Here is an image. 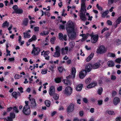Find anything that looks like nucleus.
<instances>
[{
    "label": "nucleus",
    "mask_w": 121,
    "mask_h": 121,
    "mask_svg": "<svg viewBox=\"0 0 121 121\" xmlns=\"http://www.w3.org/2000/svg\"><path fill=\"white\" fill-rule=\"evenodd\" d=\"M66 30L67 34L75 31L74 25L73 22L71 21H69L67 22L66 26Z\"/></svg>",
    "instance_id": "1"
},
{
    "label": "nucleus",
    "mask_w": 121,
    "mask_h": 121,
    "mask_svg": "<svg viewBox=\"0 0 121 121\" xmlns=\"http://www.w3.org/2000/svg\"><path fill=\"white\" fill-rule=\"evenodd\" d=\"M107 51L106 49L104 46H101L98 48L97 52L100 54H104Z\"/></svg>",
    "instance_id": "2"
},
{
    "label": "nucleus",
    "mask_w": 121,
    "mask_h": 121,
    "mask_svg": "<svg viewBox=\"0 0 121 121\" xmlns=\"http://www.w3.org/2000/svg\"><path fill=\"white\" fill-rule=\"evenodd\" d=\"M28 98L30 101V106L31 108H35L37 106L35 100L33 98L29 97Z\"/></svg>",
    "instance_id": "3"
},
{
    "label": "nucleus",
    "mask_w": 121,
    "mask_h": 121,
    "mask_svg": "<svg viewBox=\"0 0 121 121\" xmlns=\"http://www.w3.org/2000/svg\"><path fill=\"white\" fill-rule=\"evenodd\" d=\"M72 89L70 86H67L66 87L64 91V93L67 96H69L72 93Z\"/></svg>",
    "instance_id": "4"
},
{
    "label": "nucleus",
    "mask_w": 121,
    "mask_h": 121,
    "mask_svg": "<svg viewBox=\"0 0 121 121\" xmlns=\"http://www.w3.org/2000/svg\"><path fill=\"white\" fill-rule=\"evenodd\" d=\"M23 112L25 115H28L30 113V110L29 106H24L23 108Z\"/></svg>",
    "instance_id": "5"
},
{
    "label": "nucleus",
    "mask_w": 121,
    "mask_h": 121,
    "mask_svg": "<svg viewBox=\"0 0 121 121\" xmlns=\"http://www.w3.org/2000/svg\"><path fill=\"white\" fill-rule=\"evenodd\" d=\"M90 36L91 37V42L93 43H96L97 41L98 38L99 36L97 35H93L91 34Z\"/></svg>",
    "instance_id": "6"
},
{
    "label": "nucleus",
    "mask_w": 121,
    "mask_h": 121,
    "mask_svg": "<svg viewBox=\"0 0 121 121\" xmlns=\"http://www.w3.org/2000/svg\"><path fill=\"white\" fill-rule=\"evenodd\" d=\"M60 48L58 46H56L55 48L56 52L53 55V56L55 57H58L60 55Z\"/></svg>",
    "instance_id": "7"
},
{
    "label": "nucleus",
    "mask_w": 121,
    "mask_h": 121,
    "mask_svg": "<svg viewBox=\"0 0 121 121\" xmlns=\"http://www.w3.org/2000/svg\"><path fill=\"white\" fill-rule=\"evenodd\" d=\"M40 51V49L39 48L37 47L34 48H33L31 53L34 55H37L39 54Z\"/></svg>",
    "instance_id": "8"
},
{
    "label": "nucleus",
    "mask_w": 121,
    "mask_h": 121,
    "mask_svg": "<svg viewBox=\"0 0 121 121\" xmlns=\"http://www.w3.org/2000/svg\"><path fill=\"white\" fill-rule=\"evenodd\" d=\"M76 72V69L74 68H73L72 69V72L70 75H69V77H67L66 78L67 79H68V78H74L75 77V73Z\"/></svg>",
    "instance_id": "9"
},
{
    "label": "nucleus",
    "mask_w": 121,
    "mask_h": 121,
    "mask_svg": "<svg viewBox=\"0 0 121 121\" xmlns=\"http://www.w3.org/2000/svg\"><path fill=\"white\" fill-rule=\"evenodd\" d=\"M67 35L69 38L72 40L75 39L76 37V33L75 31L71 33H69Z\"/></svg>",
    "instance_id": "10"
},
{
    "label": "nucleus",
    "mask_w": 121,
    "mask_h": 121,
    "mask_svg": "<svg viewBox=\"0 0 121 121\" xmlns=\"http://www.w3.org/2000/svg\"><path fill=\"white\" fill-rule=\"evenodd\" d=\"M58 36L59 39L60 40H64L65 41L67 40L66 38L67 35H65L64 36L63 34L61 33H59L58 34Z\"/></svg>",
    "instance_id": "11"
},
{
    "label": "nucleus",
    "mask_w": 121,
    "mask_h": 121,
    "mask_svg": "<svg viewBox=\"0 0 121 121\" xmlns=\"http://www.w3.org/2000/svg\"><path fill=\"white\" fill-rule=\"evenodd\" d=\"M74 105L72 103L70 104L68 106L67 108V111L71 112L73 111L74 109Z\"/></svg>",
    "instance_id": "12"
},
{
    "label": "nucleus",
    "mask_w": 121,
    "mask_h": 121,
    "mask_svg": "<svg viewBox=\"0 0 121 121\" xmlns=\"http://www.w3.org/2000/svg\"><path fill=\"white\" fill-rule=\"evenodd\" d=\"M85 70L86 72V71L89 72H90L92 68V65L90 64H88L85 66Z\"/></svg>",
    "instance_id": "13"
},
{
    "label": "nucleus",
    "mask_w": 121,
    "mask_h": 121,
    "mask_svg": "<svg viewBox=\"0 0 121 121\" xmlns=\"http://www.w3.org/2000/svg\"><path fill=\"white\" fill-rule=\"evenodd\" d=\"M10 117H7V119H6V120L8 121H12V119L15 118V113H10Z\"/></svg>",
    "instance_id": "14"
},
{
    "label": "nucleus",
    "mask_w": 121,
    "mask_h": 121,
    "mask_svg": "<svg viewBox=\"0 0 121 121\" xmlns=\"http://www.w3.org/2000/svg\"><path fill=\"white\" fill-rule=\"evenodd\" d=\"M55 88L53 86H51L50 87L49 93L50 95L52 96V95H53L55 93Z\"/></svg>",
    "instance_id": "15"
},
{
    "label": "nucleus",
    "mask_w": 121,
    "mask_h": 121,
    "mask_svg": "<svg viewBox=\"0 0 121 121\" xmlns=\"http://www.w3.org/2000/svg\"><path fill=\"white\" fill-rule=\"evenodd\" d=\"M86 72L85 71L83 70L80 72L79 73V77L81 79H82L84 77L86 74Z\"/></svg>",
    "instance_id": "16"
},
{
    "label": "nucleus",
    "mask_w": 121,
    "mask_h": 121,
    "mask_svg": "<svg viewBox=\"0 0 121 121\" xmlns=\"http://www.w3.org/2000/svg\"><path fill=\"white\" fill-rule=\"evenodd\" d=\"M120 102V100L119 98L116 97L113 99V103L115 105H117Z\"/></svg>",
    "instance_id": "17"
},
{
    "label": "nucleus",
    "mask_w": 121,
    "mask_h": 121,
    "mask_svg": "<svg viewBox=\"0 0 121 121\" xmlns=\"http://www.w3.org/2000/svg\"><path fill=\"white\" fill-rule=\"evenodd\" d=\"M83 87V85L82 84H79L76 86L75 89L76 90L79 91H81Z\"/></svg>",
    "instance_id": "18"
},
{
    "label": "nucleus",
    "mask_w": 121,
    "mask_h": 121,
    "mask_svg": "<svg viewBox=\"0 0 121 121\" xmlns=\"http://www.w3.org/2000/svg\"><path fill=\"white\" fill-rule=\"evenodd\" d=\"M69 45L70 47L69 51H72L75 45V43L74 42H72L69 43Z\"/></svg>",
    "instance_id": "19"
},
{
    "label": "nucleus",
    "mask_w": 121,
    "mask_h": 121,
    "mask_svg": "<svg viewBox=\"0 0 121 121\" xmlns=\"http://www.w3.org/2000/svg\"><path fill=\"white\" fill-rule=\"evenodd\" d=\"M97 84V83L96 82H93L88 85L87 87L88 88H91L96 86Z\"/></svg>",
    "instance_id": "20"
},
{
    "label": "nucleus",
    "mask_w": 121,
    "mask_h": 121,
    "mask_svg": "<svg viewBox=\"0 0 121 121\" xmlns=\"http://www.w3.org/2000/svg\"><path fill=\"white\" fill-rule=\"evenodd\" d=\"M107 64L108 66L110 67H113L115 65V63L112 60L108 61Z\"/></svg>",
    "instance_id": "21"
},
{
    "label": "nucleus",
    "mask_w": 121,
    "mask_h": 121,
    "mask_svg": "<svg viewBox=\"0 0 121 121\" xmlns=\"http://www.w3.org/2000/svg\"><path fill=\"white\" fill-rule=\"evenodd\" d=\"M94 55V53H91L86 59V61L87 62H89L93 58Z\"/></svg>",
    "instance_id": "22"
},
{
    "label": "nucleus",
    "mask_w": 121,
    "mask_h": 121,
    "mask_svg": "<svg viewBox=\"0 0 121 121\" xmlns=\"http://www.w3.org/2000/svg\"><path fill=\"white\" fill-rule=\"evenodd\" d=\"M100 65L99 63H96L92 65V68L94 69H97L100 66Z\"/></svg>",
    "instance_id": "23"
},
{
    "label": "nucleus",
    "mask_w": 121,
    "mask_h": 121,
    "mask_svg": "<svg viewBox=\"0 0 121 121\" xmlns=\"http://www.w3.org/2000/svg\"><path fill=\"white\" fill-rule=\"evenodd\" d=\"M80 19L83 21H85L87 19L86 17L85 14H80Z\"/></svg>",
    "instance_id": "24"
},
{
    "label": "nucleus",
    "mask_w": 121,
    "mask_h": 121,
    "mask_svg": "<svg viewBox=\"0 0 121 121\" xmlns=\"http://www.w3.org/2000/svg\"><path fill=\"white\" fill-rule=\"evenodd\" d=\"M107 56L108 57H114L115 56V54L111 52H109L107 54Z\"/></svg>",
    "instance_id": "25"
},
{
    "label": "nucleus",
    "mask_w": 121,
    "mask_h": 121,
    "mask_svg": "<svg viewBox=\"0 0 121 121\" xmlns=\"http://www.w3.org/2000/svg\"><path fill=\"white\" fill-rule=\"evenodd\" d=\"M15 13L18 14H21L23 13V10L21 9H17L15 11Z\"/></svg>",
    "instance_id": "26"
},
{
    "label": "nucleus",
    "mask_w": 121,
    "mask_h": 121,
    "mask_svg": "<svg viewBox=\"0 0 121 121\" xmlns=\"http://www.w3.org/2000/svg\"><path fill=\"white\" fill-rule=\"evenodd\" d=\"M86 7L81 8V13L80 14H85L86 13V10L85 8Z\"/></svg>",
    "instance_id": "27"
},
{
    "label": "nucleus",
    "mask_w": 121,
    "mask_h": 121,
    "mask_svg": "<svg viewBox=\"0 0 121 121\" xmlns=\"http://www.w3.org/2000/svg\"><path fill=\"white\" fill-rule=\"evenodd\" d=\"M28 19L27 18L25 19L23 22V25L25 26H27L28 23Z\"/></svg>",
    "instance_id": "28"
},
{
    "label": "nucleus",
    "mask_w": 121,
    "mask_h": 121,
    "mask_svg": "<svg viewBox=\"0 0 121 121\" xmlns=\"http://www.w3.org/2000/svg\"><path fill=\"white\" fill-rule=\"evenodd\" d=\"M36 40V36L35 35H33L31 39H29L28 42H31L33 41H35Z\"/></svg>",
    "instance_id": "29"
},
{
    "label": "nucleus",
    "mask_w": 121,
    "mask_h": 121,
    "mask_svg": "<svg viewBox=\"0 0 121 121\" xmlns=\"http://www.w3.org/2000/svg\"><path fill=\"white\" fill-rule=\"evenodd\" d=\"M45 103L47 107H49L50 106L51 104V102L50 101L48 100H46L45 101Z\"/></svg>",
    "instance_id": "30"
},
{
    "label": "nucleus",
    "mask_w": 121,
    "mask_h": 121,
    "mask_svg": "<svg viewBox=\"0 0 121 121\" xmlns=\"http://www.w3.org/2000/svg\"><path fill=\"white\" fill-rule=\"evenodd\" d=\"M24 37L25 38H30V35L27 33H24Z\"/></svg>",
    "instance_id": "31"
},
{
    "label": "nucleus",
    "mask_w": 121,
    "mask_h": 121,
    "mask_svg": "<svg viewBox=\"0 0 121 121\" xmlns=\"http://www.w3.org/2000/svg\"><path fill=\"white\" fill-rule=\"evenodd\" d=\"M63 82L66 85H68L69 84H70V82L68 80H63Z\"/></svg>",
    "instance_id": "32"
},
{
    "label": "nucleus",
    "mask_w": 121,
    "mask_h": 121,
    "mask_svg": "<svg viewBox=\"0 0 121 121\" xmlns=\"http://www.w3.org/2000/svg\"><path fill=\"white\" fill-rule=\"evenodd\" d=\"M48 69L46 68H44L42 70L41 73L43 74H45L47 73Z\"/></svg>",
    "instance_id": "33"
},
{
    "label": "nucleus",
    "mask_w": 121,
    "mask_h": 121,
    "mask_svg": "<svg viewBox=\"0 0 121 121\" xmlns=\"http://www.w3.org/2000/svg\"><path fill=\"white\" fill-rule=\"evenodd\" d=\"M13 96L15 99H16L17 98V93L16 92H14L12 93Z\"/></svg>",
    "instance_id": "34"
},
{
    "label": "nucleus",
    "mask_w": 121,
    "mask_h": 121,
    "mask_svg": "<svg viewBox=\"0 0 121 121\" xmlns=\"http://www.w3.org/2000/svg\"><path fill=\"white\" fill-rule=\"evenodd\" d=\"M108 13V11H105L101 15V17H105Z\"/></svg>",
    "instance_id": "35"
},
{
    "label": "nucleus",
    "mask_w": 121,
    "mask_h": 121,
    "mask_svg": "<svg viewBox=\"0 0 121 121\" xmlns=\"http://www.w3.org/2000/svg\"><path fill=\"white\" fill-rule=\"evenodd\" d=\"M55 80L56 83H59L61 82V78H55Z\"/></svg>",
    "instance_id": "36"
},
{
    "label": "nucleus",
    "mask_w": 121,
    "mask_h": 121,
    "mask_svg": "<svg viewBox=\"0 0 121 121\" xmlns=\"http://www.w3.org/2000/svg\"><path fill=\"white\" fill-rule=\"evenodd\" d=\"M56 39V37H52L51 39H50V42L52 44H53L54 43Z\"/></svg>",
    "instance_id": "37"
},
{
    "label": "nucleus",
    "mask_w": 121,
    "mask_h": 121,
    "mask_svg": "<svg viewBox=\"0 0 121 121\" xmlns=\"http://www.w3.org/2000/svg\"><path fill=\"white\" fill-rule=\"evenodd\" d=\"M9 26V23H8L7 21H6L4 22L2 26V27H4L5 26L8 27Z\"/></svg>",
    "instance_id": "38"
},
{
    "label": "nucleus",
    "mask_w": 121,
    "mask_h": 121,
    "mask_svg": "<svg viewBox=\"0 0 121 121\" xmlns=\"http://www.w3.org/2000/svg\"><path fill=\"white\" fill-rule=\"evenodd\" d=\"M108 3L109 5L111 4L113 2H116V0H108Z\"/></svg>",
    "instance_id": "39"
},
{
    "label": "nucleus",
    "mask_w": 121,
    "mask_h": 121,
    "mask_svg": "<svg viewBox=\"0 0 121 121\" xmlns=\"http://www.w3.org/2000/svg\"><path fill=\"white\" fill-rule=\"evenodd\" d=\"M115 43L117 45H119L121 43V41L119 39H117L116 40Z\"/></svg>",
    "instance_id": "40"
},
{
    "label": "nucleus",
    "mask_w": 121,
    "mask_h": 121,
    "mask_svg": "<svg viewBox=\"0 0 121 121\" xmlns=\"http://www.w3.org/2000/svg\"><path fill=\"white\" fill-rule=\"evenodd\" d=\"M50 52L49 51H45L44 53L43 54V56L44 57H46L49 54V53Z\"/></svg>",
    "instance_id": "41"
},
{
    "label": "nucleus",
    "mask_w": 121,
    "mask_h": 121,
    "mask_svg": "<svg viewBox=\"0 0 121 121\" xmlns=\"http://www.w3.org/2000/svg\"><path fill=\"white\" fill-rule=\"evenodd\" d=\"M53 96V97L54 99L55 100L58 99L59 98V96L56 93H55Z\"/></svg>",
    "instance_id": "42"
},
{
    "label": "nucleus",
    "mask_w": 121,
    "mask_h": 121,
    "mask_svg": "<svg viewBox=\"0 0 121 121\" xmlns=\"http://www.w3.org/2000/svg\"><path fill=\"white\" fill-rule=\"evenodd\" d=\"M116 22L117 23L119 24L121 22V17H119L116 20Z\"/></svg>",
    "instance_id": "43"
},
{
    "label": "nucleus",
    "mask_w": 121,
    "mask_h": 121,
    "mask_svg": "<svg viewBox=\"0 0 121 121\" xmlns=\"http://www.w3.org/2000/svg\"><path fill=\"white\" fill-rule=\"evenodd\" d=\"M103 89L102 88L100 87L99 88L98 91V94L99 95H101V94L103 91Z\"/></svg>",
    "instance_id": "44"
},
{
    "label": "nucleus",
    "mask_w": 121,
    "mask_h": 121,
    "mask_svg": "<svg viewBox=\"0 0 121 121\" xmlns=\"http://www.w3.org/2000/svg\"><path fill=\"white\" fill-rule=\"evenodd\" d=\"M85 1H82L81 8L86 7L85 6Z\"/></svg>",
    "instance_id": "45"
},
{
    "label": "nucleus",
    "mask_w": 121,
    "mask_h": 121,
    "mask_svg": "<svg viewBox=\"0 0 121 121\" xmlns=\"http://www.w3.org/2000/svg\"><path fill=\"white\" fill-rule=\"evenodd\" d=\"M108 113L110 115H114L115 114L114 112L112 111H108Z\"/></svg>",
    "instance_id": "46"
},
{
    "label": "nucleus",
    "mask_w": 121,
    "mask_h": 121,
    "mask_svg": "<svg viewBox=\"0 0 121 121\" xmlns=\"http://www.w3.org/2000/svg\"><path fill=\"white\" fill-rule=\"evenodd\" d=\"M115 61L117 63H120L121 61V58H117L115 60Z\"/></svg>",
    "instance_id": "47"
},
{
    "label": "nucleus",
    "mask_w": 121,
    "mask_h": 121,
    "mask_svg": "<svg viewBox=\"0 0 121 121\" xmlns=\"http://www.w3.org/2000/svg\"><path fill=\"white\" fill-rule=\"evenodd\" d=\"M91 81V79L90 78H88L86 79L85 82L86 84H88Z\"/></svg>",
    "instance_id": "48"
},
{
    "label": "nucleus",
    "mask_w": 121,
    "mask_h": 121,
    "mask_svg": "<svg viewBox=\"0 0 121 121\" xmlns=\"http://www.w3.org/2000/svg\"><path fill=\"white\" fill-rule=\"evenodd\" d=\"M61 51L62 54H64L67 53V52L66 51L64 50V48H62L61 49Z\"/></svg>",
    "instance_id": "49"
},
{
    "label": "nucleus",
    "mask_w": 121,
    "mask_h": 121,
    "mask_svg": "<svg viewBox=\"0 0 121 121\" xmlns=\"http://www.w3.org/2000/svg\"><path fill=\"white\" fill-rule=\"evenodd\" d=\"M111 33L109 31L107 32L105 36L106 38L108 37L111 35Z\"/></svg>",
    "instance_id": "50"
},
{
    "label": "nucleus",
    "mask_w": 121,
    "mask_h": 121,
    "mask_svg": "<svg viewBox=\"0 0 121 121\" xmlns=\"http://www.w3.org/2000/svg\"><path fill=\"white\" fill-rule=\"evenodd\" d=\"M54 66L53 65H52L49 68V69L52 71V73H53L54 71Z\"/></svg>",
    "instance_id": "51"
},
{
    "label": "nucleus",
    "mask_w": 121,
    "mask_h": 121,
    "mask_svg": "<svg viewBox=\"0 0 121 121\" xmlns=\"http://www.w3.org/2000/svg\"><path fill=\"white\" fill-rule=\"evenodd\" d=\"M34 30L35 31L38 32L39 30V28L38 26L35 27H34Z\"/></svg>",
    "instance_id": "52"
},
{
    "label": "nucleus",
    "mask_w": 121,
    "mask_h": 121,
    "mask_svg": "<svg viewBox=\"0 0 121 121\" xmlns=\"http://www.w3.org/2000/svg\"><path fill=\"white\" fill-rule=\"evenodd\" d=\"M63 68L62 67H58V69L59 72L60 73L62 72L63 70Z\"/></svg>",
    "instance_id": "53"
},
{
    "label": "nucleus",
    "mask_w": 121,
    "mask_h": 121,
    "mask_svg": "<svg viewBox=\"0 0 121 121\" xmlns=\"http://www.w3.org/2000/svg\"><path fill=\"white\" fill-rule=\"evenodd\" d=\"M18 8L17 6L15 5L13 6L12 8L14 10V11H16L18 9Z\"/></svg>",
    "instance_id": "54"
},
{
    "label": "nucleus",
    "mask_w": 121,
    "mask_h": 121,
    "mask_svg": "<svg viewBox=\"0 0 121 121\" xmlns=\"http://www.w3.org/2000/svg\"><path fill=\"white\" fill-rule=\"evenodd\" d=\"M20 78V75L19 74H16V75H15L14 76V78L15 79H19Z\"/></svg>",
    "instance_id": "55"
},
{
    "label": "nucleus",
    "mask_w": 121,
    "mask_h": 121,
    "mask_svg": "<svg viewBox=\"0 0 121 121\" xmlns=\"http://www.w3.org/2000/svg\"><path fill=\"white\" fill-rule=\"evenodd\" d=\"M107 23L108 25H112V22L109 20H108L107 21Z\"/></svg>",
    "instance_id": "56"
},
{
    "label": "nucleus",
    "mask_w": 121,
    "mask_h": 121,
    "mask_svg": "<svg viewBox=\"0 0 121 121\" xmlns=\"http://www.w3.org/2000/svg\"><path fill=\"white\" fill-rule=\"evenodd\" d=\"M13 109L16 113H18V111L16 107H14Z\"/></svg>",
    "instance_id": "57"
},
{
    "label": "nucleus",
    "mask_w": 121,
    "mask_h": 121,
    "mask_svg": "<svg viewBox=\"0 0 121 121\" xmlns=\"http://www.w3.org/2000/svg\"><path fill=\"white\" fill-rule=\"evenodd\" d=\"M79 114L81 116H83L84 114V112L82 111H81L79 112Z\"/></svg>",
    "instance_id": "58"
},
{
    "label": "nucleus",
    "mask_w": 121,
    "mask_h": 121,
    "mask_svg": "<svg viewBox=\"0 0 121 121\" xmlns=\"http://www.w3.org/2000/svg\"><path fill=\"white\" fill-rule=\"evenodd\" d=\"M116 121H121V118L120 117H117L116 119Z\"/></svg>",
    "instance_id": "59"
},
{
    "label": "nucleus",
    "mask_w": 121,
    "mask_h": 121,
    "mask_svg": "<svg viewBox=\"0 0 121 121\" xmlns=\"http://www.w3.org/2000/svg\"><path fill=\"white\" fill-rule=\"evenodd\" d=\"M18 89L20 91L21 93H22L23 92V88L22 87L18 88Z\"/></svg>",
    "instance_id": "60"
},
{
    "label": "nucleus",
    "mask_w": 121,
    "mask_h": 121,
    "mask_svg": "<svg viewBox=\"0 0 121 121\" xmlns=\"http://www.w3.org/2000/svg\"><path fill=\"white\" fill-rule=\"evenodd\" d=\"M64 110V107L63 106H60L58 110L59 111H63Z\"/></svg>",
    "instance_id": "61"
},
{
    "label": "nucleus",
    "mask_w": 121,
    "mask_h": 121,
    "mask_svg": "<svg viewBox=\"0 0 121 121\" xmlns=\"http://www.w3.org/2000/svg\"><path fill=\"white\" fill-rule=\"evenodd\" d=\"M43 33L45 35H47L49 34V32L48 31H44Z\"/></svg>",
    "instance_id": "62"
},
{
    "label": "nucleus",
    "mask_w": 121,
    "mask_h": 121,
    "mask_svg": "<svg viewBox=\"0 0 121 121\" xmlns=\"http://www.w3.org/2000/svg\"><path fill=\"white\" fill-rule=\"evenodd\" d=\"M62 87L61 86H60L57 88V90L58 91L62 90Z\"/></svg>",
    "instance_id": "63"
},
{
    "label": "nucleus",
    "mask_w": 121,
    "mask_h": 121,
    "mask_svg": "<svg viewBox=\"0 0 121 121\" xmlns=\"http://www.w3.org/2000/svg\"><path fill=\"white\" fill-rule=\"evenodd\" d=\"M108 30V28L106 27H105L101 31V33L102 34L104 32L105 30Z\"/></svg>",
    "instance_id": "64"
}]
</instances>
